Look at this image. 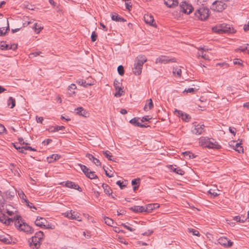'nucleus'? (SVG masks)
Instances as JSON below:
<instances>
[{
    "mask_svg": "<svg viewBox=\"0 0 249 249\" xmlns=\"http://www.w3.org/2000/svg\"><path fill=\"white\" fill-rule=\"evenodd\" d=\"M188 230L190 233H192L194 235H196L197 236H200V233L199 231L194 229L189 228Z\"/></svg>",
    "mask_w": 249,
    "mask_h": 249,
    "instance_id": "nucleus-44",
    "label": "nucleus"
},
{
    "mask_svg": "<svg viewBox=\"0 0 249 249\" xmlns=\"http://www.w3.org/2000/svg\"><path fill=\"white\" fill-rule=\"evenodd\" d=\"M123 182H121V180H118L117 182H116V184L119 186L120 188L121 189H124V187H126V185H123L122 184Z\"/></svg>",
    "mask_w": 249,
    "mask_h": 249,
    "instance_id": "nucleus-52",
    "label": "nucleus"
},
{
    "mask_svg": "<svg viewBox=\"0 0 249 249\" xmlns=\"http://www.w3.org/2000/svg\"><path fill=\"white\" fill-rule=\"evenodd\" d=\"M153 210H154L153 204H149L145 208L144 212L150 213Z\"/></svg>",
    "mask_w": 249,
    "mask_h": 249,
    "instance_id": "nucleus-38",
    "label": "nucleus"
},
{
    "mask_svg": "<svg viewBox=\"0 0 249 249\" xmlns=\"http://www.w3.org/2000/svg\"><path fill=\"white\" fill-rule=\"evenodd\" d=\"M195 16L198 19L206 20L209 16V9L204 6L200 7L196 10Z\"/></svg>",
    "mask_w": 249,
    "mask_h": 249,
    "instance_id": "nucleus-4",
    "label": "nucleus"
},
{
    "mask_svg": "<svg viewBox=\"0 0 249 249\" xmlns=\"http://www.w3.org/2000/svg\"><path fill=\"white\" fill-rule=\"evenodd\" d=\"M120 84V83L117 80H115L114 81V86L116 90V93L114 94V96L116 97H121L124 93V90L122 87H119L118 85Z\"/></svg>",
    "mask_w": 249,
    "mask_h": 249,
    "instance_id": "nucleus-13",
    "label": "nucleus"
},
{
    "mask_svg": "<svg viewBox=\"0 0 249 249\" xmlns=\"http://www.w3.org/2000/svg\"><path fill=\"white\" fill-rule=\"evenodd\" d=\"M47 223V221L45 218L38 216L37 217L35 222L36 226L40 227L42 228L45 227V224Z\"/></svg>",
    "mask_w": 249,
    "mask_h": 249,
    "instance_id": "nucleus-17",
    "label": "nucleus"
},
{
    "mask_svg": "<svg viewBox=\"0 0 249 249\" xmlns=\"http://www.w3.org/2000/svg\"><path fill=\"white\" fill-rule=\"evenodd\" d=\"M175 58H169V57L166 56H161L157 58L156 62L166 64L170 62H176Z\"/></svg>",
    "mask_w": 249,
    "mask_h": 249,
    "instance_id": "nucleus-11",
    "label": "nucleus"
},
{
    "mask_svg": "<svg viewBox=\"0 0 249 249\" xmlns=\"http://www.w3.org/2000/svg\"><path fill=\"white\" fill-rule=\"evenodd\" d=\"M36 121L37 123L42 124L43 121V118L42 117H36Z\"/></svg>",
    "mask_w": 249,
    "mask_h": 249,
    "instance_id": "nucleus-61",
    "label": "nucleus"
},
{
    "mask_svg": "<svg viewBox=\"0 0 249 249\" xmlns=\"http://www.w3.org/2000/svg\"><path fill=\"white\" fill-rule=\"evenodd\" d=\"M15 147L18 149L19 152L24 153V147H17L16 145H14Z\"/></svg>",
    "mask_w": 249,
    "mask_h": 249,
    "instance_id": "nucleus-58",
    "label": "nucleus"
},
{
    "mask_svg": "<svg viewBox=\"0 0 249 249\" xmlns=\"http://www.w3.org/2000/svg\"><path fill=\"white\" fill-rule=\"evenodd\" d=\"M104 155L110 160H113L111 159L112 156L111 152L109 151H103Z\"/></svg>",
    "mask_w": 249,
    "mask_h": 249,
    "instance_id": "nucleus-43",
    "label": "nucleus"
},
{
    "mask_svg": "<svg viewBox=\"0 0 249 249\" xmlns=\"http://www.w3.org/2000/svg\"><path fill=\"white\" fill-rule=\"evenodd\" d=\"M241 143H236L235 145L233 146L235 147V150L238 151L239 153H243L244 152L243 148L241 146Z\"/></svg>",
    "mask_w": 249,
    "mask_h": 249,
    "instance_id": "nucleus-35",
    "label": "nucleus"
},
{
    "mask_svg": "<svg viewBox=\"0 0 249 249\" xmlns=\"http://www.w3.org/2000/svg\"><path fill=\"white\" fill-rule=\"evenodd\" d=\"M21 226V227L19 229L21 231H23L27 233H32L34 232L32 227L24 222L22 223V226Z\"/></svg>",
    "mask_w": 249,
    "mask_h": 249,
    "instance_id": "nucleus-19",
    "label": "nucleus"
},
{
    "mask_svg": "<svg viewBox=\"0 0 249 249\" xmlns=\"http://www.w3.org/2000/svg\"><path fill=\"white\" fill-rule=\"evenodd\" d=\"M233 219L236 222L244 223V219H241V216L239 215L233 217Z\"/></svg>",
    "mask_w": 249,
    "mask_h": 249,
    "instance_id": "nucleus-47",
    "label": "nucleus"
},
{
    "mask_svg": "<svg viewBox=\"0 0 249 249\" xmlns=\"http://www.w3.org/2000/svg\"><path fill=\"white\" fill-rule=\"evenodd\" d=\"M153 104L151 99H150L147 101V103L145 104L143 109L145 111H147L151 109L153 107Z\"/></svg>",
    "mask_w": 249,
    "mask_h": 249,
    "instance_id": "nucleus-26",
    "label": "nucleus"
},
{
    "mask_svg": "<svg viewBox=\"0 0 249 249\" xmlns=\"http://www.w3.org/2000/svg\"><path fill=\"white\" fill-rule=\"evenodd\" d=\"M183 154L184 155L185 158L189 159H193L196 157V156H195L194 154L190 151H186L183 152Z\"/></svg>",
    "mask_w": 249,
    "mask_h": 249,
    "instance_id": "nucleus-34",
    "label": "nucleus"
},
{
    "mask_svg": "<svg viewBox=\"0 0 249 249\" xmlns=\"http://www.w3.org/2000/svg\"><path fill=\"white\" fill-rule=\"evenodd\" d=\"M117 71L120 75L123 76L124 74V68L123 66H119L117 68Z\"/></svg>",
    "mask_w": 249,
    "mask_h": 249,
    "instance_id": "nucleus-45",
    "label": "nucleus"
},
{
    "mask_svg": "<svg viewBox=\"0 0 249 249\" xmlns=\"http://www.w3.org/2000/svg\"><path fill=\"white\" fill-rule=\"evenodd\" d=\"M34 31L36 34H39L41 31L43 29V27L41 25V24H38L37 23H35L33 27Z\"/></svg>",
    "mask_w": 249,
    "mask_h": 249,
    "instance_id": "nucleus-29",
    "label": "nucleus"
},
{
    "mask_svg": "<svg viewBox=\"0 0 249 249\" xmlns=\"http://www.w3.org/2000/svg\"><path fill=\"white\" fill-rule=\"evenodd\" d=\"M76 88V86L74 84H71L70 86L68 87V90L70 91L69 94L70 95H73L75 93V91L73 90L75 89Z\"/></svg>",
    "mask_w": 249,
    "mask_h": 249,
    "instance_id": "nucleus-37",
    "label": "nucleus"
},
{
    "mask_svg": "<svg viewBox=\"0 0 249 249\" xmlns=\"http://www.w3.org/2000/svg\"><path fill=\"white\" fill-rule=\"evenodd\" d=\"M217 241L219 244L226 248H230L233 245V242L231 240L224 236L220 237Z\"/></svg>",
    "mask_w": 249,
    "mask_h": 249,
    "instance_id": "nucleus-8",
    "label": "nucleus"
},
{
    "mask_svg": "<svg viewBox=\"0 0 249 249\" xmlns=\"http://www.w3.org/2000/svg\"><path fill=\"white\" fill-rule=\"evenodd\" d=\"M199 143L204 147H207L211 149H219L221 146L218 142L213 139H210L208 137H202L199 139Z\"/></svg>",
    "mask_w": 249,
    "mask_h": 249,
    "instance_id": "nucleus-1",
    "label": "nucleus"
},
{
    "mask_svg": "<svg viewBox=\"0 0 249 249\" xmlns=\"http://www.w3.org/2000/svg\"><path fill=\"white\" fill-rule=\"evenodd\" d=\"M141 179L140 178H137L136 179H133L131 181V184L132 185L135 186L138 185L139 186L140 184Z\"/></svg>",
    "mask_w": 249,
    "mask_h": 249,
    "instance_id": "nucleus-46",
    "label": "nucleus"
},
{
    "mask_svg": "<svg viewBox=\"0 0 249 249\" xmlns=\"http://www.w3.org/2000/svg\"><path fill=\"white\" fill-rule=\"evenodd\" d=\"M153 232V231L152 230H148L147 231L142 233V235L145 236H149L152 234Z\"/></svg>",
    "mask_w": 249,
    "mask_h": 249,
    "instance_id": "nucleus-57",
    "label": "nucleus"
},
{
    "mask_svg": "<svg viewBox=\"0 0 249 249\" xmlns=\"http://www.w3.org/2000/svg\"><path fill=\"white\" fill-rule=\"evenodd\" d=\"M179 7L181 12L187 14L191 13L194 9L191 4L186 1L181 2L179 5Z\"/></svg>",
    "mask_w": 249,
    "mask_h": 249,
    "instance_id": "nucleus-6",
    "label": "nucleus"
},
{
    "mask_svg": "<svg viewBox=\"0 0 249 249\" xmlns=\"http://www.w3.org/2000/svg\"><path fill=\"white\" fill-rule=\"evenodd\" d=\"M199 50H200V52L197 53L198 57H201L205 60H209V57L208 55L204 53L205 50L203 48H199Z\"/></svg>",
    "mask_w": 249,
    "mask_h": 249,
    "instance_id": "nucleus-27",
    "label": "nucleus"
},
{
    "mask_svg": "<svg viewBox=\"0 0 249 249\" xmlns=\"http://www.w3.org/2000/svg\"><path fill=\"white\" fill-rule=\"evenodd\" d=\"M97 38V34L95 33V32H93L91 34V39L92 42H94L96 40Z\"/></svg>",
    "mask_w": 249,
    "mask_h": 249,
    "instance_id": "nucleus-48",
    "label": "nucleus"
},
{
    "mask_svg": "<svg viewBox=\"0 0 249 249\" xmlns=\"http://www.w3.org/2000/svg\"><path fill=\"white\" fill-rule=\"evenodd\" d=\"M104 192L108 196H110L112 193V191L109 186L105 189Z\"/></svg>",
    "mask_w": 249,
    "mask_h": 249,
    "instance_id": "nucleus-49",
    "label": "nucleus"
},
{
    "mask_svg": "<svg viewBox=\"0 0 249 249\" xmlns=\"http://www.w3.org/2000/svg\"><path fill=\"white\" fill-rule=\"evenodd\" d=\"M139 118H134L130 120L129 123L138 126V124H140V123L138 122Z\"/></svg>",
    "mask_w": 249,
    "mask_h": 249,
    "instance_id": "nucleus-42",
    "label": "nucleus"
},
{
    "mask_svg": "<svg viewBox=\"0 0 249 249\" xmlns=\"http://www.w3.org/2000/svg\"><path fill=\"white\" fill-rule=\"evenodd\" d=\"M144 19L145 23L150 26L156 27V23L155 22L153 17L149 14H145L144 16Z\"/></svg>",
    "mask_w": 249,
    "mask_h": 249,
    "instance_id": "nucleus-14",
    "label": "nucleus"
},
{
    "mask_svg": "<svg viewBox=\"0 0 249 249\" xmlns=\"http://www.w3.org/2000/svg\"><path fill=\"white\" fill-rule=\"evenodd\" d=\"M61 184L65 186L66 187L74 189L77 190L80 192L82 191V189L77 184H75L74 182L71 181H67L66 182H63Z\"/></svg>",
    "mask_w": 249,
    "mask_h": 249,
    "instance_id": "nucleus-12",
    "label": "nucleus"
},
{
    "mask_svg": "<svg viewBox=\"0 0 249 249\" xmlns=\"http://www.w3.org/2000/svg\"><path fill=\"white\" fill-rule=\"evenodd\" d=\"M205 125L204 124L194 123L192 128V132L195 135H201L204 132Z\"/></svg>",
    "mask_w": 249,
    "mask_h": 249,
    "instance_id": "nucleus-7",
    "label": "nucleus"
},
{
    "mask_svg": "<svg viewBox=\"0 0 249 249\" xmlns=\"http://www.w3.org/2000/svg\"><path fill=\"white\" fill-rule=\"evenodd\" d=\"M65 216L71 219H74L77 221H80L81 219L78 215V213L72 210L70 211V212H66L64 213Z\"/></svg>",
    "mask_w": 249,
    "mask_h": 249,
    "instance_id": "nucleus-10",
    "label": "nucleus"
},
{
    "mask_svg": "<svg viewBox=\"0 0 249 249\" xmlns=\"http://www.w3.org/2000/svg\"><path fill=\"white\" fill-rule=\"evenodd\" d=\"M60 158V156L57 155V154H53L52 155V157H51V159H53V160H56L59 159Z\"/></svg>",
    "mask_w": 249,
    "mask_h": 249,
    "instance_id": "nucleus-53",
    "label": "nucleus"
},
{
    "mask_svg": "<svg viewBox=\"0 0 249 249\" xmlns=\"http://www.w3.org/2000/svg\"><path fill=\"white\" fill-rule=\"evenodd\" d=\"M151 119V118H150L149 116H145L142 118V119H141V121L142 122L144 121H148Z\"/></svg>",
    "mask_w": 249,
    "mask_h": 249,
    "instance_id": "nucleus-59",
    "label": "nucleus"
},
{
    "mask_svg": "<svg viewBox=\"0 0 249 249\" xmlns=\"http://www.w3.org/2000/svg\"><path fill=\"white\" fill-rule=\"evenodd\" d=\"M18 195L20 199H22V202H27V199L26 196L22 190H19L18 192Z\"/></svg>",
    "mask_w": 249,
    "mask_h": 249,
    "instance_id": "nucleus-31",
    "label": "nucleus"
},
{
    "mask_svg": "<svg viewBox=\"0 0 249 249\" xmlns=\"http://www.w3.org/2000/svg\"><path fill=\"white\" fill-rule=\"evenodd\" d=\"M76 83L79 85L82 86L84 87L87 88L89 86H90V84L86 83V81L83 80H79L76 81Z\"/></svg>",
    "mask_w": 249,
    "mask_h": 249,
    "instance_id": "nucleus-39",
    "label": "nucleus"
},
{
    "mask_svg": "<svg viewBox=\"0 0 249 249\" xmlns=\"http://www.w3.org/2000/svg\"><path fill=\"white\" fill-rule=\"evenodd\" d=\"M164 4L169 8H174L178 6V0H164Z\"/></svg>",
    "mask_w": 249,
    "mask_h": 249,
    "instance_id": "nucleus-20",
    "label": "nucleus"
},
{
    "mask_svg": "<svg viewBox=\"0 0 249 249\" xmlns=\"http://www.w3.org/2000/svg\"><path fill=\"white\" fill-rule=\"evenodd\" d=\"M76 110H77V113L78 114H80L81 112L82 111L84 112V113L86 112V110L84 109V108L82 107H78L77 108Z\"/></svg>",
    "mask_w": 249,
    "mask_h": 249,
    "instance_id": "nucleus-56",
    "label": "nucleus"
},
{
    "mask_svg": "<svg viewBox=\"0 0 249 249\" xmlns=\"http://www.w3.org/2000/svg\"><path fill=\"white\" fill-rule=\"evenodd\" d=\"M111 19L113 20H114L117 22H125L126 21V20L120 17L119 15H118L117 13H114L112 14L111 15Z\"/></svg>",
    "mask_w": 249,
    "mask_h": 249,
    "instance_id": "nucleus-24",
    "label": "nucleus"
},
{
    "mask_svg": "<svg viewBox=\"0 0 249 249\" xmlns=\"http://www.w3.org/2000/svg\"><path fill=\"white\" fill-rule=\"evenodd\" d=\"M13 221L11 222V223L14 222V224L18 230L20 229L21 226H22V218L20 216L16 215L13 218Z\"/></svg>",
    "mask_w": 249,
    "mask_h": 249,
    "instance_id": "nucleus-18",
    "label": "nucleus"
},
{
    "mask_svg": "<svg viewBox=\"0 0 249 249\" xmlns=\"http://www.w3.org/2000/svg\"><path fill=\"white\" fill-rule=\"evenodd\" d=\"M65 128L64 126H55L54 127H52L50 128V131L52 132H57L59 130H62Z\"/></svg>",
    "mask_w": 249,
    "mask_h": 249,
    "instance_id": "nucleus-36",
    "label": "nucleus"
},
{
    "mask_svg": "<svg viewBox=\"0 0 249 249\" xmlns=\"http://www.w3.org/2000/svg\"><path fill=\"white\" fill-rule=\"evenodd\" d=\"M242 61L240 59H235L233 60V63L235 65H242Z\"/></svg>",
    "mask_w": 249,
    "mask_h": 249,
    "instance_id": "nucleus-51",
    "label": "nucleus"
},
{
    "mask_svg": "<svg viewBox=\"0 0 249 249\" xmlns=\"http://www.w3.org/2000/svg\"><path fill=\"white\" fill-rule=\"evenodd\" d=\"M24 203L28 207L36 210V208L35 206H34L33 204L32 203H31L28 200H27V202Z\"/></svg>",
    "mask_w": 249,
    "mask_h": 249,
    "instance_id": "nucleus-50",
    "label": "nucleus"
},
{
    "mask_svg": "<svg viewBox=\"0 0 249 249\" xmlns=\"http://www.w3.org/2000/svg\"><path fill=\"white\" fill-rule=\"evenodd\" d=\"M104 220H105V223L109 226H113V220L109 218V217H105L104 218Z\"/></svg>",
    "mask_w": 249,
    "mask_h": 249,
    "instance_id": "nucleus-40",
    "label": "nucleus"
},
{
    "mask_svg": "<svg viewBox=\"0 0 249 249\" xmlns=\"http://www.w3.org/2000/svg\"><path fill=\"white\" fill-rule=\"evenodd\" d=\"M0 221L7 225H9L13 220L12 218L7 217L4 214L0 213Z\"/></svg>",
    "mask_w": 249,
    "mask_h": 249,
    "instance_id": "nucleus-16",
    "label": "nucleus"
},
{
    "mask_svg": "<svg viewBox=\"0 0 249 249\" xmlns=\"http://www.w3.org/2000/svg\"><path fill=\"white\" fill-rule=\"evenodd\" d=\"M217 66H220L221 67H224L225 68H228L229 66V65L226 63H217L216 64Z\"/></svg>",
    "mask_w": 249,
    "mask_h": 249,
    "instance_id": "nucleus-64",
    "label": "nucleus"
},
{
    "mask_svg": "<svg viewBox=\"0 0 249 249\" xmlns=\"http://www.w3.org/2000/svg\"><path fill=\"white\" fill-rule=\"evenodd\" d=\"M196 91L195 89L194 88H189L187 89H185V91L187 93H194Z\"/></svg>",
    "mask_w": 249,
    "mask_h": 249,
    "instance_id": "nucleus-62",
    "label": "nucleus"
},
{
    "mask_svg": "<svg viewBox=\"0 0 249 249\" xmlns=\"http://www.w3.org/2000/svg\"><path fill=\"white\" fill-rule=\"evenodd\" d=\"M181 70L179 68H173V73L174 75L178 77H180L181 76Z\"/></svg>",
    "mask_w": 249,
    "mask_h": 249,
    "instance_id": "nucleus-30",
    "label": "nucleus"
},
{
    "mask_svg": "<svg viewBox=\"0 0 249 249\" xmlns=\"http://www.w3.org/2000/svg\"><path fill=\"white\" fill-rule=\"evenodd\" d=\"M122 226H124V228L126 229L127 230L130 231H133L135 230V229H133L127 225H125V224H122Z\"/></svg>",
    "mask_w": 249,
    "mask_h": 249,
    "instance_id": "nucleus-54",
    "label": "nucleus"
},
{
    "mask_svg": "<svg viewBox=\"0 0 249 249\" xmlns=\"http://www.w3.org/2000/svg\"><path fill=\"white\" fill-rule=\"evenodd\" d=\"M16 100L12 97H10L7 101V106L10 107V108H13L15 107Z\"/></svg>",
    "mask_w": 249,
    "mask_h": 249,
    "instance_id": "nucleus-28",
    "label": "nucleus"
},
{
    "mask_svg": "<svg viewBox=\"0 0 249 249\" xmlns=\"http://www.w3.org/2000/svg\"><path fill=\"white\" fill-rule=\"evenodd\" d=\"M213 9L216 11H222L225 8V4L221 1H215L213 3Z\"/></svg>",
    "mask_w": 249,
    "mask_h": 249,
    "instance_id": "nucleus-9",
    "label": "nucleus"
},
{
    "mask_svg": "<svg viewBox=\"0 0 249 249\" xmlns=\"http://www.w3.org/2000/svg\"><path fill=\"white\" fill-rule=\"evenodd\" d=\"M18 48L17 44H12L9 46L7 44H1L0 45V49L2 50H16Z\"/></svg>",
    "mask_w": 249,
    "mask_h": 249,
    "instance_id": "nucleus-22",
    "label": "nucleus"
},
{
    "mask_svg": "<svg viewBox=\"0 0 249 249\" xmlns=\"http://www.w3.org/2000/svg\"><path fill=\"white\" fill-rule=\"evenodd\" d=\"M27 144H28L27 143H26V145H27ZM24 150H28L34 151H36V149L35 148H32V147L27 146V145H26L25 146H24Z\"/></svg>",
    "mask_w": 249,
    "mask_h": 249,
    "instance_id": "nucleus-55",
    "label": "nucleus"
},
{
    "mask_svg": "<svg viewBox=\"0 0 249 249\" xmlns=\"http://www.w3.org/2000/svg\"><path fill=\"white\" fill-rule=\"evenodd\" d=\"M176 165H170L168 166L169 169L172 171L173 172L176 173L177 174L180 175H183L185 173V172L180 169L179 167H176Z\"/></svg>",
    "mask_w": 249,
    "mask_h": 249,
    "instance_id": "nucleus-21",
    "label": "nucleus"
},
{
    "mask_svg": "<svg viewBox=\"0 0 249 249\" xmlns=\"http://www.w3.org/2000/svg\"><path fill=\"white\" fill-rule=\"evenodd\" d=\"M212 30L217 33H231V28L230 25L222 24L220 26H215L212 28Z\"/></svg>",
    "mask_w": 249,
    "mask_h": 249,
    "instance_id": "nucleus-5",
    "label": "nucleus"
},
{
    "mask_svg": "<svg viewBox=\"0 0 249 249\" xmlns=\"http://www.w3.org/2000/svg\"><path fill=\"white\" fill-rule=\"evenodd\" d=\"M44 237L43 232L41 231L36 232L35 235L28 240L31 248L38 249L41 245V241Z\"/></svg>",
    "mask_w": 249,
    "mask_h": 249,
    "instance_id": "nucleus-2",
    "label": "nucleus"
},
{
    "mask_svg": "<svg viewBox=\"0 0 249 249\" xmlns=\"http://www.w3.org/2000/svg\"><path fill=\"white\" fill-rule=\"evenodd\" d=\"M0 241L4 243L8 244L11 242L12 240L10 238H7L3 235H0Z\"/></svg>",
    "mask_w": 249,
    "mask_h": 249,
    "instance_id": "nucleus-33",
    "label": "nucleus"
},
{
    "mask_svg": "<svg viewBox=\"0 0 249 249\" xmlns=\"http://www.w3.org/2000/svg\"><path fill=\"white\" fill-rule=\"evenodd\" d=\"M146 60L147 59L144 55H139L136 58L135 61L134 67L133 68V72L135 75L141 74L143 65Z\"/></svg>",
    "mask_w": 249,
    "mask_h": 249,
    "instance_id": "nucleus-3",
    "label": "nucleus"
},
{
    "mask_svg": "<svg viewBox=\"0 0 249 249\" xmlns=\"http://www.w3.org/2000/svg\"><path fill=\"white\" fill-rule=\"evenodd\" d=\"M86 157L88 158L89 160L92 161L97 166H101V163L100 160L95 158L92 154L87 153L86 154Z\"/></svg>",
    "mask_w": 249,
    "mask_h": 249,
    "instance_id": "nucleus-23",
    "label": "nucleus"
},
{
    "mask_svg": "<svg viewBox=\"0 0 249 249\" xmlns=\"http://www.w3.org/2000/svg\"><path fill=\"white\" fill-rule=\"evenodd\" d=\"M175 112L176 113H177V115L178 116L181 118V119L185 122L189 121L190 119H191V117L188 114L182 112V111L176 109Z\"/></svg>",
    "mask_w": 249,
    "mask_h": 249,
    "instance_id": "nucleus-15",
    "label": "nucleus"
},
{
    "mask_svg": "<svg viewBox=\"0 0 249 249\" xmlns=\"http://www.w3.org/2000/svg\"><path fill=\"white\" fill-rule=\"evenodd\" d=\"M78 165L80 167L81 169L82 170L86 176H87L89 173V171H90V170L84 165L79 163L78 164Z\"/></svg>",
    "mask_w": 249,
    "mask_h": 249,
    "instance_id": "nucleus-32",
    "label": "nucleus"
},
{
    "mask_svg": "<svg viewBox=\"0 0 249 249\" xmlns=\"http://www.w3.org/2000/svg\"><path fill=\"white\" fill-rule=\"evenodd\" d=\"M6 130V129L4 125L0 124V133H4Z\"/></svg>",
    "mask_w": 249,
    "mask_h": 249,
    "instance_id": "nucleus-60",
    "label": "nucleus"
},
{
    "mask_svg": "<svg viewBox=\"0 0 249 249\" xmlns=\"http://www.w3.org/2000/svg\"><path fill=\"white\" fill-rule=\"evenodd\" d=\"M86 177L91 179L97 178H98L97 176L95 174V172L91 171V170L90 171H89V174L86 176Z\"/></svg>",
    "mask_w": 249,
    "mask_h": 249,
    "instance_id": "nucleus-41",
    "label": "nucleus"
},
{
    "mask_svg": "<svg viewBox=\"0 0 249 249\" xmlns=\"http://www.w3.org/2000/svg\"><path fill=\"white\" fill-rule=\"evenodd\" d=\"M130 210L135 213L144 212L145 207L143 206H135L130 208Z\"/></svg>",
    "mask_w": 249,
    "mask_h": 249,
    "instance_id": "nucleus-25",
    "label": "nucleus"
},
{
    "mask_svg": "<svg viewBox=\"0 0 249 249\" xmlns=\"http://www.w3.org/2000/svg\"><path fill=\"white\" fill-rule=\"evenodd\" d=\"M229 131L231 133L233 134L234 135H235L236 129L235 128H234V127L231 128V127H230Z\"/></svg>",
    "mask_w": 249,
    "mask_h": 249,
    "instance_id": "nucleus-63",
    "label": "nucleus"
}]
</instances>
